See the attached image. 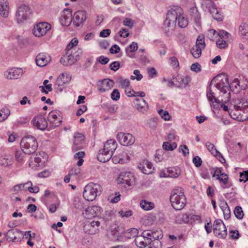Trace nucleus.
<instances>
[{"mask_svg": "<svg viewBox=\"0 0 248 248\" xmlns=\"http://www.w3.org/2000/svg\"><path fill=\"white\" fill-rule=\"evenodd\" d=\"M158 113L161 117L165 121H168L170 119V116L167 111L163 109H160L158 111Z\"/></svg>", "mask_w": 248, "mask_h": 248, "instance_id": "nucleus-53", "label": "nucleus"}, {"mask_svg": "<svg viewBox=\"0 0 248 248\" xmlns=\"http://www.w3.org/2000/svg\"><path fill=\"white\" fill-rule=\"evenodd\" d=\"M211 13L212 14L213 17L215 19L218 21H220L223 20V16L219 13L216 8L213 9L212 11H211Z\"/></svg>", "mask_w": 248, "mask_h": 248, "instance_id": "nucleus-50", "label": "nucleus"}, {"mask_svg": "<svg viewBox=\"0 0 248 248\" xmlns=\"http://www.w3.org/2000/svg\"><path fill=\"white\" fill-rule=\"evenodd\" d=\"M0 164L4 167H8L12 164V161L11 159L1 157H0Z\"/></svg>", "mask_w": 248, "mask_h": 248, "instance_id": "nucleus-52", "label": "nucleus"}, {"mask_svg": "<svg viewBox=\"0 0 248 248\" xmlns=\"http://www.w3.org/2000/svg\"><path fill=\"white\" fill-rule=\"evenodd\" d=\"M206 147L208 150L214 156L217 157H221L222 160H220L219 159V161L221 162H222L223 161H225V159L222 156V155L216 149L214 145L210 142H207L206 143Z\"/></svg>", "mask_w": 248, "mask_h": 248, "instance_id": "nucleus-28", "label": "nucleus"}, {"mask_svg": "<svg viewBox=\"0 0 248 248\" xmlns=\"http://www.w3.org/2000/svg\"><path fill=\"white\" fill-rule=\"evenodd\" d=\"M135 105L137 109L143 113L147 111L148 105L146 101L143 98H136Z\"/></svg>", "mask_w": 248, "mask_h": 248, "instance_id": "nucleus-24", "label": "nucleus"}, {"mask_svg": "<svg viewBox=\"0 0 248 248\" xmlns=\"http://www.w3.org/2000/svg\"><path fill=\"white\" fill-rule=\"evenodd\" d=\"M120 95L118 90H113L111 94V99L113 100L117 101L120 98Z\"/></svg>", "mask_w": 248, "mask_h": 248, "instance_id": "nucleus-63", "label": "nucleus"}, {"mask_svg": "<svg viewBox=\"0 0 248 248\" xmlns=\"http://www.w3.org/2000/svg\"><path fill=\"white\" fill-rule=\"evenodd\" d=\"M117 144L116 141L113 139H110L108 140L104 144V148L102 149L103 150L108 152H113L116 149Z\"/></svg>", "mask_w": 248, "mask_h": 248, "instance_id": "nucleus-26", "label": "nucleus"}, {"mask_svg": "<svg viewBox=\"0 0 248 248\" xmlns=\"http://www.w3.org/2000/svg\"><path fill=\"white\" fill-rule=\"evenodd\" d=\"M77 12L74 14L73 18H72V11L68 8H65L63 10L60 19V22L62 26H68L73 21V25L76 27H78V15H76Z\"/></svg>", "mask_w": 248, "mask_h": 248, "instance_id": "nucleus-7", "label": "nucleus"}, {"mask_svg": "<svg viewBox=\"0 0 248 248\" xmlns=\"http://www.w3.org/2000/svg\"><path fill=\"white\" fill-rule=\"evenodd\" d=\"M145 236H144L142 234L141 235H137L135 239V243L136 246L139 248H144L145 245L144 242L145 240Z\"/></svg>", "mask_w": 248, "mask_h": 248, "instance_id": "nucleus-42", "label": "nucleus"}, {"mask_svg": "<svg viewBox=\"0 0 248 248\" xmlns=\"http://www.w3.org/2000/svg\"><path fill=\"white\" fill-rule=\"evenodd\" d=\"M207 36L210 40L214 41L215 40V38H217V32L215 30H210L208 31Z\"/></svg>", "mask_w": 248, "mask_h": 248, "instance_id": "nucleus-61", "label": "nucleus"}, {"mask_svg": "<svg viewBox=\"0 0 248 248\" xmlns=\"http://www.w3.org/2000/svg\"><path fill=\"white\" fill-rule=\"evenodd\" d=\"M152 235V238L154 241H159V239L163 237L162 232L161 230L153 231Z\"/></svg>", "mask_w": 248, "mask_h": 248, "instance_id": "nucleus-47", "label": "nucleus"}, {"mask_svg": "<svg viewBox=\"0 0 248 248\" xmlns=\"http://www.w3.org/2000/svg\"><path fill=\"white\" fill-rule=\"evenodd\" d=\"M117 139L120 143L124 146L131 145L135 141L134 137L130 133L119 132L117 135Z\"/></svg>", "mask_w": 248, "mask_h": 248, "instance_id": "nucleus-15", "label": "nucleus"}, {"mask_svg": "<svg viewBox=\"0 0 248 248\" xmlns=\"http://www.w3.org/2000/svg\"><path fill=\"white\" fill-rule=\"evenodd\" d=\"M132 211L130 210L127 211L121 210L119 212V214L122 217H130L132 215Z\"/></svg>", "mask_w": 248, "mask_h": 248, "instance_id": "nucleus-64", "label": "nucleus"}, {"mask_svg": "<svg viewBox=\"0 0 248 248\" xmlns=\"http://www.w3.org/2000/svg\"><path fill=\"white\" fill-rule=\"evenodd\" d=\"M176 79L180 84L184 85V87H186L190 81L191 78L188 76L184 77L178 75L176 77Z\"/></svg>", "mask_w": 248, "mask_h": 248, "instance_id": "nucleus-35", "label": "nucleus"}, {"mask_svg": "<svg viewBox=\"0 0 248 248\" xmlns=\"http://www.w3.org/2000/svg\"><path fill=\"white\" fill-rule=\"evenodd\" d=\"M234 214L236 218L238 219H242L244 216V213L242 211V208L239 206H236L234 210Z\"/></svg>", "mask_w": 248, "mask_h": 248, "instance_id": "nucleus-51", "label": "nucleus"}, {"mask_svg": "<svg viewBox=\"0 0 248 248\" xmlns=\"http://www.w3.org/2000/svg\"><path fill=\"white\" fill-rule=\"evenodd\" d=\"M215 83L216 87L225 94L227 91H230L231 88V85L229 83V79L227 74L223 73L219 74L215 77L210 82L209 87Z\"/></svg>", "mask_w": 248, "mask_h": 248, "instance_id": "nucleus-4", "label": "nucleus"}, {"mask_svg": "<svg viewBox=\"0 0 248 248\" xmlns=\"http://www.w3.org/2000/svg\"><path fill=\"white\" fill-rule=\"evenodd\" d=\"M112 155L113 154L111 152H107L106 151L101 149L98 152L97 158L100 162H106L109 160Z\"/></svg>", "mask_w": 248, "mask_h": 248, "instance_id": "nucleus-25", "label": "nucleus"}, {"mask_svg": "<svg viewBox=\"0 0 248 248\" xmlns=\"http://www.w3.org/2000/svg\"><path fill=\"white\" fill-rule=\"evenodd\" d=\"M134 176L130 172H122L119 175L117 181L119 184H125L124 187L127 188L134 183Z\"/></svg>", "mask_w": 248, "mask_h": 248, "instance_id": "nucleus-11", "label": "nucleus"}, {"mask_svg": "<svg viewBox=\"0 0 248 248\" xmlns=\"http://www.w3.org/2000/svg\"><path fill=\"white\" fill-rule=\"evenodd\" d=\"M20 147L24 153L28 155L32 154L36 152L38 148V143L34 137L27 136L22 139Z\"/></svg>", "mask_w": 248, "mask_h": 248, "instance_id": "nucleus-5", "label": "nucleus"}, {"mask_svg": "<svg viewBox=\"0 0 248 248\" xmlns=\"http://www.w3.org/2000/svg\"><path fill=\"white\" fill-rule=\"evenodd\" d=\"M173 208L176 210L182 209L186 204V198L181 188H175L171 191L170 197Z\"/></svg>", "mask_w": 248, "mask_h": 248, "instance_id": "nucleus-2", "label": "nucleus"}, {"mask_svg": "<svg viewBox=\"0 0 248 248\" xmlns=\"http://www.w3.org/2000/svg\"><path fill=\"white\" fill-rule=\"evenodd\" d=\"M168 172L169 173V175L170 177L173 178H177L179 176L180 174V172H177L176 170L174 168H171L170 169L168 170Z\"/></svg>", "mask_w": 248, "mask_h": 248, "instance_id": "nucleus-62", "label": "nucleus"}, {"mask_svg": "<svg viewBox=\"0 0 248 248\" xmlns=\"http://www.w3.org/2000/svg\"><path fill=\"white\" fill-rule=\"evenodd\" d=\"M219 207L223 213L225 219H228L231 216V212L227 203L225 201H221Z\"/></svg>", "mask_w": 248, "mask_h": 248, "instance_id": "nucleus-31", "label": "nucleus"}, {"mask_svg": "<svg viewBox=\"0 0 248 248\" xmlns=\"http://www.w3.org/2000/svg\"><path fill=\"white\" fill-rule=\"evenodd\" d=\"M239 34L243 39L248 40V23H242L239 27Z\"/></svg>", "mask_w": 248, "mask_h": 248, "instance_id": "nucleus-30", "label": "nucleus"}, {"mask_svg": "<svg viewBox=\"0 0 248 248\" xmlns=\"http://www.w3.org/2000/svg\"><path fill=\"white\" fill-rule=\"evenodd\" d=\"M71 75L64 72L61 74L56 80L55 85L57 86V90L60 92H62L64 88H65L67 85L71 80Z\"/></svg>", "mask_w": 248, "mask_h": 248, "instance_id": "nucleus-9", "label": "nucleus"}, {"mask_svg": "<svg viewBox=\"0 0 248 248\" xmlns=\"http://www.w3.org/2000/svg\"><path fill=\"white\" fill-rule=\"evenodd\" d=\"M161 244L160 241H154L151 237H145L144 242L145 247L149 246L150 248H161Z\"/></svg>", "mask_w": 248, "mask_h": 248, "instance_id": "nucleus-29", "label": "nucleus"}, {"mask_svg": "<svg viewBox=\"0 0 248 248\" xmlns=\"http://www.w3.org/2000/svg\"><path fill=\"white\" fill-rule=\"evenodd\" d=\"M0 15L3 17H6L9 15V3L8 0H0Z\"/></svg>", "mask_w": 248, "mask_h": 248, "instance_id": "nucleus-27", "label": "nucleus"}, {"mask_svg": "<svg viewBox=\"0 0 248 248\" xmlns=\"http://www.w3.org/2000/svg\"><path fill=\"white\" fill-rule=\"evenodd\" d=\"M51 61V57L47 53H39L36 57V64L41 67L46 66Z\"/></svg>", "mask_w": 248, "mask_h": 248, "instance_id": "nucleus-20", "label": "nucleus"}, {"mask_svg": "<svg viewBox=\"0 0 248 248\" xmlns=\"http://www.w3.org/2000/svg\"><path fill=\"white\" fill-rule=\"evenodd\" d=\"M138 168L141 170L143 173L145 174L151 173L154 170L152 163L147 160H143L139 165Z\"/></svg>", "mask_w": 248, "mask_h": 248, "instance_id": "nucleus-21", "label": "nucleus"}, {"mask_svg": "<svg viewBox=\"0 0 248 248\" xmlns=\"http://www.w3.org/2000/svg\"><path fill=\"white\" fill-rule=\"evenodd\" d=\"M174 9L169 10L167 14L166 19L163 23V30L165 33L170 36L174 31L176 26V15Z\"/></svg>", "mask_w": 248, "mask_h": 248, "instance_id": "nucleus-6", "label": "nucleus"}, {"mask_svg": "<svg viewBox=\"0 0 248 248\" xmlns=\"http://www.w3.org/2000/svg\"><path fill=\"white\" fill-rule=\"evenodd\" d=\"M140 207L145 211H149L153 209L155 205L153 202H148L145 200H142L140 202Z\"/></svg>", "mask_w": 248, "mask_h": 248, "instance_id": "nucleus-34", "label": "nucleus"}, {"mask_svg": "<svg viewBox=\"0 0 248 248\" xmlns=\"http://www.w3.org/2000/svg\"><path fill=\"white\" fill-rule=\"evenodd\" d=\"M10 114V110L8 108H3L0 110V122L6 120Z\"/></svg>", "mask_w": 248, "mask_h": 248, "instance_id": "nucleus-41", "label": "nucleus"}, {"mask_svg": "<svg viewBox=\"0 0 248 248\" xmlns=\"http://www.w3.org/2000/svg\"><path fill=\"white\" fill-rule=\"evenodd\" d=\"M40 154H39V155L37 154L34 157H31L29 163L30 167L32 169H34L40 166V163H42V159L40 157Z\"/></svg>", "mask_w": 248, "mask_h": 248, "instance_id": "nucleus-32", "label": "nucleus"}, {"mask_svg": "<svg viewBox=\"0 0 248 248\" xmlns=\"http://www.w3.org/2000/svg\"><path fill=\"white\" fill-rule=\"evenodd\" d=\"M206 96L208 101L211 103H216L217 104L220 103L219 100L215 97L214 93L210 88L209 91H207Z\"/></svg>", "mask_w": 248, "mask_h": 248, "instance_id": "nucleus-40", "label": "nucleus"}, {"mask_svg": "<svg viewBox=\"0 0 248 248\" xmlns=\"http://www.w3.org/2000/svg\"><path fill=\"white\" fill-rule=\"evenodd\" d=\"M189 12L191 19L193 20L197 26H200L201 17L197 7L194 6L190 8Z\"/></svg>", "mask_w": 248, "mask_h": 248, "instance_id": "nucleus-23", "label": "nucleus"}, {"mask_svg": "<svg viewBox=\"0 0 248 248\" xmlns=\"http://www.w3.org/2000/svg\"><path fill=\"white\" fill-rule=\"evenodd\" d=\"M31 123L35 127L41 130L46 129L48 124L46 120L42 115L35 116L32 119Z\"/></svg>", "mask_w": 248, "mask_h": 248, "instance_id": "nucleus-19", "label": "nucleus"}, {"mask_svg": "<svg viewBox=\"0 0 248 248\" xmlns=\"http://www.w3.org/2000/svg\"><path fill=\"white\" fill-rule=\"evenodd\" d=\"M239 80L238 78H234L231 85H230L231 88L230 89V91L237 93L239 92V89H238V86H239Z\"/></svg>", "mask_w": 248, "mask_h": 248, "instance_id": "nucleus-49", "label": "nucleus"}, {"mask_svg": "<svg viewBox=\"0 0 248 248\" xmlns=\"http://www.w3.org/2000/svg\"><path fill=\"white\" fill-rule=\"evenodd\" d=\"M100 222L99 221H86L83 226L84 232L89 234H94L98 232Z\"/></svg>", "mask_w": 248, "mask_h": 248, "instance_id": "nucleus-12", "label": "nucleus"}, {"mask_svg": "<svg viewBox=\"0 0 248 248\" xmlns=\"http://www.w3.org/2000/svg\"><path fill=\"white\" fill-rule=\"evenodd\" d=\"M78 39L74 38L66 48V54L60 59V62L64 65H71L78 60Z\"/></svg>", "mask_w": 248, "mask_h": 248, "instance_id": "nucleus-1", "label": "nucleus"}, {"mask_svg": "<svg viewBox=\"0 0 248 248\" xmlns=\"http://www.w3.org/2000/svg\"><path fill=\"white\" fill-rule=\"evenodd\" d=\"M213 232L215 236L220 238H225L227 235V229L221 219H216L213 224Z\"/></svg>", "mask_w": 248, "mask_h": 248, "instance_id": "nucleus-10", "label": "nucleus"}, {"mask_svg": "<svg viewBox=\"0 0 248 248\" xmlns=\"http://www.w3.org/2000/svg\"><path fill=\"white\" fill-rule=\"evenodd\" d=\"M138 46L137 43L133 42L132 43L129 45L125 48L126 55L130 58H134L133 55H130V53H132L138 49Z\"/></svg>", "mask_w": 248, "mask_h": 248, "instance_id": "nucleus-36", "label": "nucleus"}, {"mask_svg": "<svg viewBox=\"0 0 248 248\" xmlns=\"http://www.w3.org/2000/svg\"><path fill=\"white\" fill-rule=\"evenodd\" d=\"M31 185V181H29L26 183L20 184L16 185L13 187V190L15 192H18L20 190H28L29 186Z\"/></svg>", "mask_w": 248, "mask_h": 248, "instance_id": "nucleus-38", "label": "nucleus"}, {"mask_svg": "<svg viewBox=\"0 0 248 248\" xmlns=\"http://www.w3.org/2000/svg\"><path fill=\"white\" fill-rule=\"evenodd\" d=\"M102 212V208L98 206H93L82 211V215L85 218L90 219L93 217L99 216Z\"/></svg>", "mask_w": 248, "mask_h": 248, "instance_id": "nucleus-17", "label": "nucleus"}, {"mask_svg": "<svg viewBox=\"0 0 248 248\" xmlns=\"http://www.w3.org/2000/svg\"><path fill=\"white\" fill-rule=\"evenodd\" d=\"M102 187L98 183H90L84 188L83 197L89 202L94 200L97 196H100L102 192Z\"/></svg>", "mask_w": 248, "mask_h": 248, "instance_id": "nucleus-3", "label": "nucleus"}, {"mask_svg": "<svg viewBox=\"0 0 248 248\" xmlns=\"http://www.w3.org/2000/svg\"><path fill=\"white\" fill-rule=\"evenodd\" d=\"M51 28V25L47 22H40L34 26L32 32L35 36L41 37L44 35Z\"/></svg>", "mask_w": 248, "mask_h": 248, "instance_id": "nucleus-13", "label": "nucleus"}, {"mask_svg": "<svg viewBox=\"0 0 248 248\" xmlns=\"http://www.w3.org/2000/svg\"><path fill=\"white\" fill-rule=\"evenodd\" d=\"M202 48L197 46H194L191 50V53L195 58L200 57L202 54Z\"/></svg>", "mask_w": 248, "mask_h": 248, "instance_id": "nucleus-44", "label": "nucleus"}, {"mask_svg": "<svg viewBox=\"0 0 248 248\" xmlns=\"http://www.w3.org/2000/svg\"><path fill=\"white\" fill-rule=\"evenodd\" d=\"M26 153L21 149V150H17L15 153V158L18 162H22L25 156Z\"/></svg>", "mask_w": 248, "mask_h": 248, "instance_id": "nucleus-43", "label": "nucleus"}, {"mask_svg": "<svg viewBox=\"0 0 248 248\" xmlns=\"http://www.w3.org/2000/svg\"><path fill=\"white\" fill-rule=\"evenodd\" d=\"M171 9H174L176 12V21H178V24L180 28H184L186 27L188 23L187 19L182 15L183 10L179 6H174Z\"/></svg>", "mask_w": 248, "mask_h": 248, "instance_id": "nucleus-18", "label": "nucleus"}, {"mask_svg": "<svg viewBox=\"0 0 248 248\" xmlns=\"http://www.w3.org/2000/svg\"><path fill=\"white\" fill-rule=\"evenodd\" d=\"M139 233V231L136 228H131L124 232L125 237L128 239L136 237Z\"/></svg>", "mask_w": 248, "mask_h": 248, "instance_id": "nucleus-37", "label": "nucleus"}, {"mask_svg": "<svg viewBox=\"0 0 248 248\" xmlns=\"http://www.w3.org/2000/svg\"><path fill=\"white\" fill-rule=\"evenodd\" d=\"M119 82L123 88H128L130 87V81L128 79H123L122 78H119Z\"/></svg>", "mask_w": 248, "mask_h": 248, "instance_id": "nucleus-57", "label": "nucleus"}, {"mask_svg": "<svg viewBox=\"0 0 248 248\" xmlns=\"http://www.w3.org/2000/svg\"><path fill=\"white\" fill-rule=\"evenodd\" d=\"M237 106H234V109L231 110L229 111L230 117L234 120H237L238 121H241L242 120L241 117L240 116L241 113L240 108H236Z\"/></svg>", "mask_w": 248, "mask_h": 248, "instance_id": "nucleus-33", "label": "nucleus"}, {"mask_svg": "<svg viewBox=\"0 0 248 248\" xmlns=\"http://www.w3.org/2000/svg\"><path fill=\"white\" fill-rule=\"evenodd\" d=\"M158 119L154 118L148 121V124L150 128L155 129L157 125Z\"/></svg>", "mask_w": 248, "mask_h": 248, "instance_id": "nucleus-58", "label": "nucleus"}, {"mask_svg": "<svg viewBox=\"0 0 248 248\" xmlns=\"http://www.w3.org/2000/svg\"><path fill=\"white\" fill-rule=\"evenodd\" d=\"M163 149L166 151H172L177 147V144L173 142L170 144L168 142H164L162 145Z\"/></svg>", "mask_w": 248, "mask_h": 248, "instance_id": "nucleus-45", "label": "nucleus"}, {"mask_svg": "<svg viewBox=\"0 0 248 248\" xmlns=\"http://www.w3.org/2000/svg\"><path fill=\"white\" fill-rule=\"evenodd\" d=\"M86 19V13L83 10H78V22L80 20V24H83V22Z\"/></svg>", "mask_w": 248, "mask_h": 248, "instance_id": "nucleus-56", "label": "nucleus"}, {"mask_svg": "<svg viewBox=\"0 0 248 248\" xmlns=\"http://www.w3.org/2000/svg\"><path fill=\"white\" fill-rule=\"evenodd\" d=\"M47 119L53 128L59 126L62 122L60 112L56 110L49 112Z\"/></svg>", "mask_w": 248, "mask_h": 248, "instance_id": "nucleus-16", "label": "nucleus"}, {"mask_svg": "<svg viewBox=\"0 0 248 248\" xmlns=\"http://www.w3.org/2000/svg\"><path fill=\"white\" fill-rule=\"evenodd\" d=\"M190 218L191 219L194 220H198L200 221L201 220V217L199 216L198 215H186V214H183L182 217V219L183 220V221L185 223H187L189 222V219Z\"/></svg>", "mask_w": 248, "mask_h": 248, "instance_id": "nucleus-39", "label": "nucleus"}, {"mask_svg": "<svg viewBox=\"0 0 248 248\" xmlns=\"http://www.w3.org/2000/svg\"><path fill=\"white\" fill-rule=\"evenodd\" d=\"M103 86H105L107 89L109 90L113 87L114 82L112 80L105 79L102 81Z\"/></svg>", "mask_w": 248, "mask_h": 248, "instance_id": "nucleus-54", "label": "nucleus"}, {"mask_svg": "<svg viewBox=\"0 0 248 248\" xmlns=\"http://www.w3.org/2000/svg\"><path fill=\"white\" fill-rule=\"evenodd\" d=\"M238 105L236 108H240L241 110H247L248 109V99L244 100L243 99L240 100L238 103Z\"/></svg>", "mask_w": 248, "mask_h": 248, "instance_id": "nucleus-46", "label": "nucleus"}, {"mask_svg": "<svg viewBox=\"0 0 248 248\" xmlns=\"http://www.w3.org/2000/svg\"><path fill=\"white\" fill-rule=\"evenodd\" d=\"M195 46H200L202 48H204L205 46L204 37L199 36L197 39L196 44Z\"/></svg>", "mask_w": 248, "mask_h": 248, "instance_id": "nucleus-55", "label": "nucleus"}, {"mask_svg": "<svg viewBox=\"0 0 248 248\" xmlns=\"http://www.w3.org/2000/svg\"><path fill=\"white\" fill-rule=\"evenodd\" d=\"M223 169L221 168H213L211 169V173L213 177L219 180L220 183L226 185L228 184V176L227 174L222 172Z\"/></svg>", "mask_w": 248, "mask_h": 248, "instance_id": "nucleus-14", "label": "nucleus"}, {"mask_svg": "<svg viewBox=\"0 0 248 248\" xmlns=\"http://www.w3.org/2000/svg\"><path fill=\"white\" fill-rule=\"evenodd\" d=\"M22 73L21 69L12 68L5 72L4 76L7 79H17L22 76Z\"/></svg>", "mask_w": 248, "mask_h": 248, "instance_id": "nucleus-22", "label": "nucleus"}, {"mask_svg": "<svg viewBox=\"0 0 248 248\" xmlns=\"http://www.w3.org/2000/svg\"><path fill=\"white\" fill-rule=\"evenodd\" d=\"M86 146L85 136L82 134L78 133V150Z\"/></svg>", "mask_w": 248, "mask_h": 248, "instance_id": "nucleus-48", "label": "nucleus"}, {"mask_svg": "<svg viewBox=\"0 0 248 248\" xmlns=\"http://www.w3.org/2000/svg\"><path fill=\"white\" fill-rule=\"evenodd\" d=\"M216 44L217 46L220 49L225 48L228 46V45L225 41L222 39L220 40V39L217 40Z\"/></svg>", "mask_w": 248, "mask_h": 248, "instance_id": "nucleus-60", "label": "nucleus"}, {"mask_svg": "<svg viewBox=\"0 0 248 248\" xmlns=\"http://www.w3.org/2000/svg\"><path fill=\"white\" fill-rule=\"evenodd\" d=\"M31 14V10L28 6L24 4L20 5L17 8L16 14L17 22L20 23L28 20Z\"/></svg>", "mask_w": 248, "mask_h": 248, "instance_id": "nucleus-8", "label": "nucleus"}, {"mask_svg": "<svg viewBox=\"0 0 248 248\" xmlns=\"http://www.w3.org/2000/svg\"><path fill=\"white\" fill-rule=\"evenodd\" d=\"M240 182H246L248 181V170L244 171L240 173Z\"/></svg>", "mask_w": 248, "mask_h": 248, "instance_id": "nucleus-59", "label": "nucleus"}]
</instances>
